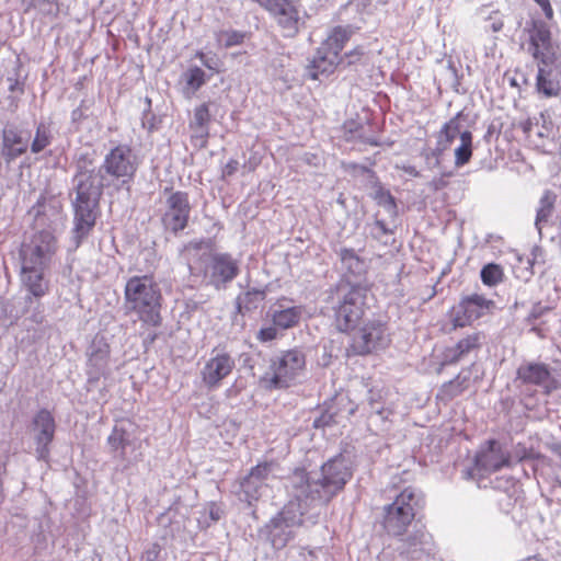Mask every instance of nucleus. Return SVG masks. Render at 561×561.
I'll return each instance as SVG.
<instances>
[{"instance_id":"nucleus-20","label":"nucleus","mask_w":561,"mask_h":561,"mask_svg":"<svg viewBox=\"0 0 561 561\" xmlns=\"http://www.w3.org/2000/svg\"><path fill=\"white\" fill-rule=\"evenodd\" d=\"M476 467L480 472H493L511 466L510 455L496 440H489L486 447L476 456Z\"/></svg>"},{"instance_id":"nucleus-61","label":"nucleus","mask_w":561,"mask_h":561,"mask_svg":"<svg viewBox=\"0 0 561 561\" xmlns=\"http://www.w3.org/2000/svg\"><path fill=\"white\" fill-rule=\"evenodd\" d=\"M18 107V102L14 98L11 99V111L14 112Z\"/></svg>"},{"instance_id":"nucleus-60","label":"nucleus","mask_w":561,"mask_h":561,"mask_svg":"<svg viewBox=\"0 0 561 561\" xmlns=\"http://www.w3.org/2000/svg\"><path fill=\"white\" fill-rule=\"evenodd\" d=\"M537 134L539 137H546V136H548V128L546 126H543V129L539 130Z\"/></svg>"},{"instance_id":"nucleus-34","label":"nucleus","mask_w":561,"mask_h":561,"mask_svg":"<svg viewBox=\"0 0 561 561\" xmlns=\"http://www.w3.org/2000/svg\"><path fill=\"white\" fill-rule=\"evenodd\" d=\"M472 156V134L463 130L460 134V145L455 149V165L462 167L468 163Z\"/></svg>"},{"instance_id":"nucleus-53","label":"nucleus","mask_w":561,"mask_h":561,"mask_svg":"<svg viewBox=\"0 0 561 561\" xmlns=\"http://www.w3.org/2000/svg\"><path fill=\"white\" fill-rule=\"evenodd\" d=\"M21 2L24 7V11L27 12L31 9H41L42 5L46 3V0H21Z\"/></svg>"},{"instance_id":"nucleus-13","label":"nucleus","mask_w":561,"mask_h":561,"mask_svg":"<svg viewBox=\"0 0 561 561\" xmlns=\"http://www.w3.org/2000/svg\"><path fill=\"white\" fill-rule=\"evenodd\" d=\"M236 367L234 358L227 352L213 348L209 357L199 368V377L204 388L209 391L221 387L222 381L232 374Z\"/></svg>"},{"instance_id":"nucleus-26","label":"nucleus","mask_w":561,"mask_h":561,"mask_svg":"<svg viewBox=\"0 0 561 561\" xmlns=\"http://www.w3.org/2000/svg\"><path fill=\"white\" fill-rule=\"evenodd\" d=\"M47 267H27L21 266V279L27 290L35 297H42L48 288L44 278V272Z\"/></svg>"},{"instance_id":"nucleus-11","label":"nucleus","mask_w":561,"mask_h":561,"mask_svg":"<svg viewBox=\"0 0 561 561\" xmlns=\"http://www.w3.org/2000/svg\"><path fill=\"white\" fill-rule=\"evenodd\" d=\"M56 251L57 240L51 231L35 232L28 242L21 245V266L48 267Z\"/></svg>"},{"instance_id":"nucleus-16","label":"nucleus","mask_w":561,"mask_h":561,"mask_svg":"<svg viewBox=\"0 0 561 561\" xmlns=\"http://www.w3.org/2000/svg\"><path fill=\"white\" fill-rule=\"evenodd\" d=\"M191 214V204L186 192L176 191L167 198V210L162 217L165 229L173 233L184 230Z\"/></svg>"},{"instance_id":"nucleus-42","label":"nucleus","mask_w":561,"mask_h":561,"mask_svg":"<svg viewBox=\"0 0 561 561\" xmlns=\"http://www.w3.org/2000/svg\"><path fill=\"white\" fill-rule=\"evenodd\" d=\"M272 462L259 463L257 466L251 469L249 476L255 478V480H259L262 483H265L266 479L268 478L272 471Z\"/></svg>"},{"instance_id":"nucleus-58","label":"nucleus","mask_w":561,"mask_h":561,"mask_svg":"<svg viewBox=\"0 0 561 561\" xmlns=\"http://www.w3.org/2000/svg\"><path fill=\"white\" fill-rule=\"evenodd\" d=\"M502 27H503V23H502V22H494V23L492 24V30H493V32H499V31H501V30H502Z\"/></svg>"},{"instance_id":"nucleus-50","label":"nucleus","mask_w":561,"mask_h":561,"mask_svg":"<svg viewBox=\"0 0 561 561\" xmlns=\"http://www.w3.org/2000/svg\"><path fill=\"white\" fill-rule=\"evenodd\" d=\"M446 76L453 87H456L459 84L458 72H457V69L451 60H449L447 64Z\"/></svg>"},{"instance_id":"nucleus-2","label":"nucleus","mask_w":561,"mask_h":561,"mask_svg":"<svg viewBox=\"0 0 561 561\" xmlns=\"http://www.w3.org/2000/svg\"><path fill=\"white\" fill-rule=\"evenodd\" d=\"M139 158L128 145H117L104 157L101 165L96 163L93 150L81 151L76 156V173L72 178L73 228L72 240L77 249L93 230L100 211L103 190L113 179L123 183L134 179L139 167Z\"/></svg>"},{"instance_id":"nucleus-14","label":"nucleus","mask_w":561,"mask_h":561,"mask_svg":"<svg viewBox=\"0 0 561 561\" xmlns=\"http://www.w3.org/2000/svg\"><path fill=\"white\" fill-rule=\"evenodd\" d=\"M31 130L23 125L7 123L1 130L0 163L7 167L26 153Z\"/></svg>"},{"instance_id":"nucleus-6","label":"nucleus","mask_w":561,"mask_h":561,"mask_svg":"<svg viewBox=\"0 0 561 561\" xmlns=\"http://www.w3.org/2000/svg\"><path fill=\"white\" fill-rule=\"evenodd\" d=\"M353 30L350 26H335L317 49L307 67V76L312 80H321L334 72L343 61L340 56L345 44L351 39Z\"/></svg>"},{"instance_id":"nucleus-23","label":"nucleus","mask_w":561,"mask_h":561,"mask_svg":"<svg viewBox=\"0 0 561 561\" xmlns=\"http://www.w3.org/2000/svg\"><path fill=\"white\" fill-rule=\"evenodd\" d=\"M340 259L343 268L347 273V278L344 282H341L339 287L343 284L351 283V284H363L368 287L366 283L362 282V278L366 275L368 271V262L364 259H362L354 249H347L343 248L340 250Z\"/></svg>"},{"instance_id":"nucleus-27","label":"nucleus","mask_w":561,"mask_h":561,"mask_svg":"<svg viewBox=\"0 0 561 561\" xmlns=\"http://www.w3.org/2000/svg\"><path fill=\"white\" fill-rule=\"evenodd\" d=\"M536 88L537 91L542 93L545 96L550 98L558 95L560 85L552 69V65L538 62Z\"/></svg>"},{"instance_id":"nucleus-59","label":"nucleus","mask_w":561,"mask_h":561,"mask_svg":"<svg viewBox=\"0 0 561 561\" xmlns=\"http://www.w3.org/2000/svg\"><path fill=\"white\" fill-rule=\"evenodd\" d=\"M252 1L257 3L261 8L265 9L271 0H252Z\"/></svg>"},{"instance_id":"nucleus-48","label":"nucleus","mask_w":561,"mask_h":561,"mask_svg":"<svg viewBox=\"0 0 561 561\" xmlns=\"http://www.w3.org/2000/svg\"><path fill=\"white\" fill-rule=\"evenodd\" d=\"M239 169V161L230 159L222 168L221 175L224 179L232 176Z\"/></svg>"},{"instance_id":"nucleus-54","label":"nucleus","mask_w":561,"mask_h":561,"mask_svg":"<svg viewBox=\"0 0 561 561\" xmlns=\"http://www.w3.org/2000/svg\"><path fill=\"white\" fill-rule=\"evenodd\" d=\"M159 553L160 546L157 543L152 545L145 553L146 561H158Z\"/></svg>"},{"instance_id":"nucleus-56","label":"nucleus","mask_w":561,"mask_h":561,"mask_svg":"<svg viewBox=\"0 0 561 561\" xmlns=\"http://www.w3.org/2000/svg\"><path fill=\"white\" fill-rule=\"evenodd\" d=\"M404 171H405L409 175H411V176H414V178L420 176V172H419V171L416 170V168H415V167H413V165L405 167V168H404Z\"/></svg>"},{"instance_id":"nucleus-4","label":"nucleus","mask_w":561,"mask_h":561,"mask_svg":"<svg viewBox=\"0 0 561 561\" xmlns=\"http://www.w3.org/2000/svg\"><path fill=\"white\" fill-rule=\"evenodd\" d=\"M162 299L161 288L152 275H135L126 280L124 288L125 314H136L144 324L161 325Z\"/></svg>"},{"instance_id":"nucleus-21","label":"nucleus","mask_w":561,"mask_h":561,"mask_svg":"<svg viewBox=\"0 0 561 561\" xmlns=\"http://www.w3.org/2000/svg\"><path fill=\"white\" fill-rule=\"evenodd\" d=\"M289 299L283 297L278 299L272 307H270L266 317L279 330H288L299 324L304 307L289 306Z\"/></svg>"},{"instance_id":"nucleus-18","label":"nucleus","mask_w":561,"mask_h":561,"mask_svg":"<svg viewBox=\"0 0 561 561\" xmlns=\"http://www.w3.org/2000/svg\"><path fill=\"white\" fill-rule=\"evenodd\" d=\"M516 380L523 385H534L543 389L546 394L558 388L557 380L552 377L548 365L543 363L528 362L522 364L516 371Z\"/></svg>"},{"instance_id":"nucleus-40","label":"nucleus","mask_w":561,"mask_h":561,"mask_svg":"<svg viewBox=\"0 0 561 561\" xmlns=\"http://www.w3.org/2000/svg\"><path fill=\"white\" fill-rule=\"evenodd\" d=\"M194 57L196 59H198L201 61V64L208 70L216 72V73L220 72L222 62L216 54H214V53L206 54L202 50H197L195 53Z\"/></svg>"},{"instance_id":"nucleus-7","label":"nucleus","mask_w":561,"mask_h":561,"mask_svg":"<svg viewBox=\"0 0 561 561\" xmlns=\"http://www.w3.org/2000/svg\"><path fill=\"white\" fill-rule=\"evenodd\" d=\"M423 505L422 492L411 486L405 488L392 503L383 507L382 525L387 534L396 537L403 536Z\"/></svg>"},{"instance_id":"nucleus-8","label":"nucleus","mask_w":561,"mask_h":561,"mask_svg":"<svg viewBox=\"0 0 561 561\" xmlns=\"http://www.w3.org/2000/svg\"><path fill=\"white\" fill-rule=\"evenodd\" d=\"M57 428L53 413L43 408L32 416L26 433L32 443L30 453L38 461L48 463L50 461L51 446Z\"/></svg>"},{"instance_id":"nucleus-3","label":"nucleus","mask_w":561,"mask_h":561,"mask_svg":"<svg viewBox=\"0 0 561 561\" xmlns=\"http://www.w3.org/2000/svg\"><path fill=\"white\" fill-rule=\"evenodd\" d=\"M367 286L363 284H343L337 289V304L333 307L336 327L341 332L353 331L350 348L356 355H367L387 347L390 343L385 323L368 321L356 329L364 316Z\"/></svg>"},{"instance_id":"nucleus-63","label":"nucleus","mask_w":561,"mask_h":561,"mask_svg":"<svg viewBox=\"0 0 561 561\" xmlns=\"http://www.w3.org/2000/svg\"><path fill=\"white\" fill-rule=\"evenodd\" d=\"M443 185H444V183H443V182H437V183H436V182H434V188H435V190L440 188Z\"/></svg>"},{"instance_id":"nucleus-24","label":"nucleus","mask_w":561,"mask_h":561,"mask_svg":"<svg viewBox=\"0 0 561 561\" xmlns=\"http://www.w3.org/2000/svg\"><path fill=\"white\" fill-rule=\"evenodd\" d=\"M110 348L105 343H93L88 353L87 374L89 381H98L108 373Z\"/></svg>"},{"instance_id":"nucleus-33","label":"nucleus","mask_w":561,"mask_h":561,"mask_svg":"<svg viewBox=\"0 0 561 561\" xmlns=\"http://www.w3.org/2000/svg\"><path fill=\"white\" fill-rule=\"evenodd\" d=\"M183 79L185 81V89L194 94L210 79V76H207L202 68L191 66L183 73Z\"/></svg>"},{"instance_id":"nucleus-36","label":"nucleus","mask_w":561,"mask_h":561,"mask_svg":"<svg viewBox=\"0 0 561 561\" xmlns=\"http://www.w3.org/2000/svg\"><path fill=\"white\" fill-rule=\"evenodd\" d=\"M469 373L462 376L460 373L453 380L443 385L440 393L444 398L453 399L462 393L468 388Z\"/></svg>"},{"instance_id":"nucleus-10","label":"nucleus","mask_w":561,"mask_h":561,"mask_svg":"<svg viewBox=\"0 0 561 561\" xmlns=\"http://www.w3.org/2000/svg\"><path fill=\"white\" fill-rule=\"evenodd\" d=\"M264 10L275 20L285 37H295L305 26L307 12L299 0H271Z\"/></svg>"},{"instance_id":"nucleus-31","label":"nucleus","mask_w":561,"mask_h":561,"mask_svg":"<svg viewBox=\"0 0 561 561\" xmlns=\"http://www.w3.org/2000/svg\"><path fill=\"white\" fill-rule=\"evenodd\" d=\"M557 199V195L552 191H545L542 194L539 206L537 208L535 227L539 234H541L543 225L548 222L549 218L552 216L554 209V203Z\"/></svg>"},{"instance_id":"nucleus-1","label":"nucleus","mask_w":561,"mask_h":561,"mask_svg":"<svg viewBox=\"0 0 561 561\" xmlns=\"http://www.w3.org/2000/svg\"><path fill=\"white\" fill-rule=\"evenodd\" d=\"M350 460L339 455L325 461L319 470L297 468L287 478L286 488L294 497L265 525L267 539L274 549L280 550L294 539L302 525V516L309 506L327 505L351 480Z\"/></svg>"},{"instance_id":"nucleus-22","label":"nucleus","mask_w":561,"mask_h":561,"mask_svg":"<svg viewBox=\"0 0 561 561\" xmlns=\"http://www.w3.org/2000/svg\"><path fill=\"white\" fill-rule=\"evenodd\" d=\"M31 214L34 217L35 232L51 231L55 236V231L62 220L60 206L51 202L37 203L33 206Z\"/></svg>"},{"instance_id":"nucleus-29","label":"nucleus","mask_w":561,"mask_h":561,"mask_svg":"<svg viewBox=\"0 0 561 561\" xmlns=\"http://www.w3.org/2000/svg\"><path fill=\"white\" fill-rule=\"evenodd\" d=\"M266 291L264 289L252 288L239 294L236 298L237 312L244 314L259 308L265 300Z\"/></svg>"},{"instance_id":"nucleus-38","label":"nucleus","mask_w":561,"mask_h":561,"mask_svg":"<svg viewBox=\"0 0 561 561\" xmlns=\"http://www.w3.org/2000/svg\"><path fill=\"white\" fill-rule=\"evenodd\" d=\"M481 280L488 286H494L502 280L503 271L500 265L490 263L481 270Z\"/></svg>"},{"instance_id":"nucleus-52","label":"nucleus","mask_w":561,"mask_h":561,"mask_svg":"<svg viewBox=\"0 0 561 561\" xmlns=\"http://www.w3.org/2000/svg\"><path fill=\"white\" fill-rule=\"evenodd\" d=\"M534 1L541 8L547 20L553 19V9H552L549 0H534Z\"/></svg>"},{"instance_id":"nucleus-32","label":"nucleus","mask_w":561,"mask_h":561,"mask_svg":"<svg viewBox=\"0 0 561 561\" xmlns=\"http://www.w3.org/2000/svg\"><path fill=\"white\" fill-rule=\"evenodd\" d=\"M210 123V113L206 103L201 104L194 111L193 119L190 127L194 130L196 136L206 138L208 136V125Z\"/></svg>"},{"instance_id":"nucleus-46","label":"nucleus","mask_w":561,"mask_h":561,"mask_svg":"<svg viewBox=\"0 0 561 561\" xmlns=\"http://www.w3.org/2000/svg\"><path fill=\"white\" fill-rule=\"evenodd\" d=\"M534 456L535 455L531 450H528L523 445H517L513 451V455L510 457H511V460L516 459L517 461H524V460L534 458Z\"/></svg>"},{"instance_id":"nucleus-28","label":"nucleus","mask_w":561,"mask_h":561,"mask_svg":"<svg viewBox=\"0 0 561 561\" xmlns=\"http://www.w3.org/2000/svg\"><path fill=\"white\" fill-rule=\"evenodd\" d=\"M459 115L451 118L449 122L445 123L443 128L439 131L438 139H437V146L435 150L433 151V154L438 157L440 156L445 150L449 148L451 142L459 137L462 131L460 130V125L458 122Z\"/></svg>"},{"instance_id":"nucleus-51","label":"nucleus","mask_w":561,"mask_h":561,"mask_svg":"<svg viewBox=\"0 0 561 561\" xmlns=\"http://www.w3.org/2000/svg\"><path fill=\"white\" fill-rule=\"evenodd\" d=\"M208 515H209V518L213 520V522H218L222 515H224V510L217 505L216 503L211 502L208 507Z\"/></svg>"},{"instance_id":"nucleus-37","label":"nucleus","mask_w":561,"mask_h":561,"mask_svg":"<svg viewBox=\"0 0 561 561\" xmlns=\"http://www.w3.org/2000/svg\"><path fill=\"white\" fill-rule=\"evenodd\" d=\"M107 444L110 445L113 451L121 450L119 456L124 458L125 448L128 445L127 433L125 430L115 426L107 437Z\"/></svg>"},{"instance_id":"nucleus-47","label":"nucleus","mask_w":561,"mask_h":561,"mask_svg":"<svg viewBox=\"0 0 561 561\" xmlns=\"http://www.w3.org/2000/svg\"><path fill=\"white\" fill-rule=\"evenodd\" d=\"M334 422V414L323 412L319 417L314 419L313 426L317 428L325 427Z\"/></svg>"},{"instance_id":"nucleus-12","label":"nucleus","mask_w":561,"mask_h":561,"mask_svg":"<svg viewBox=\"0 0 561 561\" xmlns=\"http://www.w3.org/2000/svg\"><path fill=\"white\" fill-rule=\"evenodd\" d=\"M393 561H435L436 546L424 528H415L400 539Z\"/></svg>"},{"instance_id":"nucleus-55","label":"nucleus","mask_w":561,"mask_h":561,"mask_svg":"<svg viewBox=\"0 0 561 561\" xmlns=\"http://www.w3.org/2000/svg\"><path fill=\"white\" fill-rule=\"evenodd\" d=\"M8 82H9V91L14 92L15 90L19 89L20 92L23 93V88L21 87V83L19 82L18 79L9 77Z\"/></svg>"},{"instance_id":"nucleus-45","label":"nucleus","mask_w":561,"mask_h":561,"mask_svg":"<svg viewBox=\"0 0 561 561\" xmlns=\"http://www.w3.org/2000/svg\"><path fill=\"white\" fill-rule=\"evenodd\" d=\"M549 307L543 306L541 302H537L531 307V310L529 311L525 320L529 324H534L537 319L541 318L543 314L549 312Z\"/></svg>"},{"instance_id":"nucleus-19","label":"nucleus","mask_w":561,"mask_h":561,"mask_svg":"<svg viewBox=\"0 0 561 561\" xmlns=\"http://www.w3.org/2000/svg\"><path fill=\"white\" fill-rule=\"evenodd\" d=\"M484 335L481 332H472L461 337L455 345L448 346L442 354V365H455L478 353L483 345Z\"/></svg>"},{"instance_id":"nucleus-43","label":"nucleus","mask_w":561,"mask_h":561,"mask_svg":"<svg viewBox=\"0 0 561 561\" xmlns=\"http://www.w3.org/2000/svg\"><path fill=\"white\" fill-rule=\"evenodd\" d=\"M225 37V47L229 48L243 43L245 34L240 31L230 30L222 33Z\"/></svg>"},{"instance_id":"nucleus-15","label":"nucleus","mask_w":561,"mask_h":561,"mask_svg":"<svg viewBox=\"0 0 561 561\" xmlns=\"http://www.w3.org/2000/svg\"><path fill=\"white\" fill-rule=\"evenodd\" d=\"M494 302L485 297L473 294L463 297L450 311L451 322L455 329L471 324L477 319L490 312Z\"/></svg>"},{"instance_id":"nucleus-30","label":"nucleus","mask_w":561,"mask_h":561,"mask_svg":"<svg viewBox=\"0 0 561 561\" xmlns=\"http://www.w3.org/2000/svg\"><path fill=\"white\" fill-rule=\"evenodd\" d=\"M265 488V483H262L248 474L240 482V490L238 492L239 499L251 506L253 502L257 501L262 496Z\"/></svg>"},{"instance_id":"nucleus-39","label":"nucleus","mask_w":561,"mask_h":561,"mask_svg":"<svg viewBox=\"0 0 561 561\" xmlns=\"http://www.w3.org/2000/svg\"><path fill=\"white\" fill-rule=\"evenodd\" d=\"M362 127L354 121L344 124V135L347 140L359 139L365 144L377 146L378 142L374 138L364 137L362 134Z\"/></svg>"},{"instance_id":"nucleus-64","label":"nucleus","mask_w":561,"mask_h":561,"mask_svg":"<svg viewBox=\"0 0 561 561\" xmlns=\"http://www.w3.org/2000/svg\"><path fill=\"white\" fill-rule=\"evenodd\" d=\"M76 116H79V108L72 112V117L76 118Z\"/></svg>"},{"instance_id":"nucleus-62","label":"nucleus","mask_w":561,"mask_h":561,"mask_svg":"<svg viewBox=\"0 0 561 561\" xmlns=\"http://www.w3.org/2000/svg\"><path fill=\"white\" fill-rule=\"evenodd\" d=\"M552 450L554 453L561 454V444L553 445Z\"/></svg>"},{"instance_id":"nucleus-41","label":"nucleus","mask_w":561,"mask_h":561,"mask_svg":"<svg viewBox=\"0 0 561 561\" xmlns=\"http://www.w3.org/2000/svg\"><path fill=\"white\" fill-rule=\"evenodd\" d=\"M375 199L383 207L389 214H396L397 211V205L394 197L390 194L389 191H386L383 188H378L375 193Z\"/></svg>"},{"instance_id":"nucleus-35","label":"nucleus","mask_w":561,"mask_h":561,"mask_svg":"<svg viewBox=\"0 0 561 561\" xmlns=\"http://www.w3.org/2000/svg\"><path fill=\"white\" fill-rule=\"evenodd\" d=\"M53 141V135L49 125L39 123L36 125L35 137L31 144L32 153H39Z\"/></svg>"},{"instance_id":"nucleus-25","label":"nucleus","mask_w":561,"mask_h":561,"mask_svg":"<svg viewBox=\"0 0 561 561\" xmlns=\"http://www.w3.org/2000/svg\"><path fill=\"white\" fill-rule=\"evenodd\" d=\"M205 244L206 242L203 239L193 240L180 249V256L186 263L190 274L194 277H199L206 265L204 256H211L210 253L203 252Z\"/></svg>"},{"instance_id":"nucleus-9","label":"nucleus","mask_w":561,"mask_h":561,"mask_svg":"<svg viewBox=\"0 0 561 561\" xmlns=\"http://www.w3.org/2000/svg\"><path fill=\"white\" fill-rule=\"evenodd\" d=\"M204 257L206 265L199 277L207 286H213L217 290L226 289L240 274V261L230 253H214Z\"/></svg>"},{"instance_id":"nucleus-44","label":"nucleus","mask_w":561,"mask_h":561,"mask_svg":"<svg viewBox=\"0 0 561 561\" xmlns=\"http://www.w3.org/2000/svg\"><path fill=\"white\" fill-rule=\"evenodd\" d=\"M278 328L275 324H270L260 329L256 334V339L260 342H270L278 336Z\"/></svg>"},{"instance_id":"nucleus-57","label":"nucleus","mask_w":561,"mask_h":561,"mask_svg":"<svg viewBox=\"0 0 561 561\" xmlns=\"http://www.w3.org/2000/svg\"><path fill=\"white\" fill-rule=\"evenodd\" d=\"M376 227L382 232V233H389V230L386 226V224L382 220H376Z\"/></svg>"},{"instance_id":"nucleus-5","label":"nucleus","mask_w":561,"mask_h":561,"mask_svg":"<svg viewBox=\"0 0 561 561\" xmlns=\"http://www.w3.org/2000/svg\"><path fill=\"white\" fill-rule=\"evenodd\" d=\"M305 368L306 357L302 351H284L271 357L267 369L259 378V383L268 391L287 389L298 381Z\"/></svg>"},{"instance_id":"nucleus-49","label":"nucleus","mask_w":561,"mask_h":561,"mask_svg":"<svg viewBox=\"0 0 561 561\" xmlns=\"http://www.w3.org/2000/svg\"><path fill=\"white\" fill-rule=\"evenodd\" d=\"M364 56V49L363 47L358 46L354 48L353 50L345 54V59L347 60V65H354L357 64L362 57Z\"/></svg>"},{"instance_id":"nucleus-17","label":"nucleus","mask_w":561,"mask_h":561,"mask_svg":"<svg viewBox=\"0 0 561 561\" xmlns=\"http://www.w3.org/2000/svg\"><path fill=\"white\" fill-rule=\"evenodd\" d=\"M530 50L537 62L553 65L554 53L551 44V32L548 24L542 20H531L528 28Z\"/></svg>"}]
</instances>
